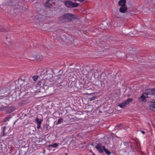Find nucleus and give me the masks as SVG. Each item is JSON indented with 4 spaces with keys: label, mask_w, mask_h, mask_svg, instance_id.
I'll list each match as a JSON object with an SVG mask.
<instances>
[{
    "label": "nucleus",
    "mask_w": 155,
    "mask_h": 155,
    "mask_svg": "<svg viewBox=\"0 0 155 155\" xmlns=\"http://www.w3.org/2000/svg\"><path fill=\"white\" fill-rule=\"evenodd\" d=\"M68 22L75 20L77 18L76 15L70 13H65Z\"/></svg>",
    "instance_id": "f03ea898"
},
{
    "label": "nucleus",
    "mask_w": 155,
    "mask_h": 155,
    "mask_svg": "<svg viewBox=\"0 0 155 155\" xmlns=\"http://www.w3.org/2000/svg\"><path fill=\"white\" fill-rule=\"evenodd\" d=\"M122 125V124H118L117 125L116 127H115V128H118V127H121V126Z\"/></svg>",
    "instance_id": "c9c22d12"
},
{
    "label": "nucleus",
    "mask_w": 155,
    "mask_h": 155,
    "mask_svg": "<svg viewBox=\"0 0 155 155\" xmlns=\"http://www.w3.org/2000/svg\"><path fill=\"white\" fill-rule=\"evenodd\" d=\"M141 133L143 134H145V132L144 131H141Z\"/></svg>",
    "instance_id": "ea45409f"
},
{
    "label": "nucleus",
    "mask_w": 155,
    "mask_h": 155,
    "mask_svg": "<svg viewBox=\"0 0 155 155\" xmlns=\"http://www.w3.org/2000/svg\"><path fill=\"white\" fill-rule=\"evenodd\" d=\"M59 18L61 23L68 22L65 13L60 16Z\"/></svg>",
    "instance_id": "423d86ee"
},
{
    "label": "nucleus",
    "mask_w": 155,
    "mask_h": 155,
    "mask_svg": "<svg viewBox=\"0 0 155 155\" xmlns=\"http://www.w3.org/2000/svg\"><path fill=\"white\" fill-rule=\"evenodd\" d=\"M6 39H7V38H7V37H6Z\"/></svg>",
    "instance_id": "de8ad7c7"
},
{
    "label": "nucleus",
    "mask_w": 155,
    "mask_h": 155,
    "mask_svg": "<svg viewBox=\"0 0 155 155\" xmlns=\"http://www.w3.org/2000/svg\"><path fill=\"white\" fill-rule=\"evenodd\" d=\"M61 71H62V70H60L59 72H61Z\"/></svg>",
    "instance_id": "a18cd8bd"
},
{
    "label": "nucleus",
    "mask_w": 155,
    "mask_h": 155,
    "mask_svg": "<svg viewBox=\"0 0 155 155\" xmlns=\"http://www.w3.org/2000/svg\"><path fill=\"white\" fill-rule=\"evenodd\" d=\"M1 104V102H0V105Z\"/></svg>",
    "instance_id": "09e8293b"
},
{
    "label": "nucleus",
    "mask_w": 155,
    "mask_h": 155,
    "mask_svg": "<svg viewBox=\"0 0 155 155\" xmlns=\"http://www.w3.org/2000/svg\"><path fill=\"white\" fill-rule=\"evenodd\" d=\"M81 2H82L84 1L85 0H77Z\"/></svg>",
    "instance_id": "58836bf2"
},
{
    "label": "nucleus",
    "mask_w": 155,
    "mask_h": 155,
    "mask_svg": "<svg viewBox=\"0 0 155 155\" xmlns=\"http://www.w3.org/2000/svg\"><path fill=\"white\" fill-rule=\"evenodd\" d=\"M64 3L66 6L68 8H71L72 2L70 1H65Z\"/></svg>",
    "instance_id": "9d476101"
},
{
    "label": "nucleus",
    "mask_w": 155,
    "mask_h": 155,
    "mask_svg": "<svg viewBox=\"0 0 155 155\" xmlns=\"http://www.w3.org/2000/svg\"><path fill=\"white\" fill-rule=\"evenodd\" d=\"M48 81H48V80H46V81L45 82V81H44V83L43 84V85H45L46 86L47 85H49V84H48V83L47 82H48Z\"/></svg>",
    "instance_id": "f704fd0d"
},
{
    "label": "nucleus",
    "mask_w": 155,
    "mask_h": 155,
    "mask_svg": "<svg viewBox=\"0 0 155 155\" xmlns=\"http://www.w3.org/2000/svg\"><path fill=\"white\" fill-rule=\"evenodd\" d=\"M49 125L47 124H45L43 125V129L45 131H47L48 129V127Z\"/></svg>",
    "instance_id": "b1692460"
},
{
    "label": "nucleus",
    "mask_w": 155,
    "mask_h": 155,
    "mask_svg": "<svg viewBox=\"0 0 155 155\" xmlns=\"http://www.w3.org/2000/svg\"><path fill=\"white\" fill-rule=\"evenodd\" d=\"M49 87V85H43L42 86V88L44 89L45 90L47 89Z\"/></svg>",
    "instance_id": "72a5a7b5"
},
{
    "label": "nucleus",
    "mask_w": 155,
    "mask_h": 155,
    "mask_svg": "<svg viewBox=\"0 0 155 155\" xmlns=\"http://www.w3.org/2000/svg\"><path fill=\"white\" fill-rule=\"evenodd\" d=\"M133 100L131 98H128L124 102L119 104L118 106L122 108H124L125 107L127 104H128L129 103L131 102Z\"/></svg>",
    "instance_id": "20e7f679"
},
{
    "label": "nucleus",
    "mask_w": 155,
    "mask_h": 155,
    "mask_svg": "<svg viewBox=\"0 0 155 155\" xmlns=\"http://www.w3.org/2000/svg\"><path fill=\"white\" fill-rule=\"evenodd\" d=\"M0 31H3L4 32L7 31H6L5 29H4V27L2 26H0Z\"/></svg>",
    "instance_id": "c756f323"
},
{
    "label": "nucleus",
    "mask_w": 155,
    "mask_h": 155,
    "mask_svg": "<svg viewBox=\"0 0 155 155\" xmlns=\"http://www.w3.org/2000/svg\"><path fill=\"white\" fill-rule=\"evenodd\" d=\"M38 77L39 76L37 75H35L33 76V79L34 81H36L37 80Z\"/></svg>",
    "instance_id": "473e14b6"
},
{
    "label": "nucleus",
    "mask_w": 155,
    "mask_h": 155,
    "mask_svg": "<svg viewBox=\"0 0 155 155\" xmlns=\"http://www.w3.org/2000/svg\"><path fill=\"white\" fill-rule=\"evenodd\" d=\"M35 121L37 122L38 124L37 128L38 129H39L41 127V124L43 121V120L41 119H39L38 117H37L35 119Z\"/></svg>",
    "instance_id": "39448f33"
},
{
    "label": "nucleus",
    "mask_w": 155,
    "mask_h": 155,
    "mask_svg": "<svg viewBox=\"0 0 155 155\" xmlns=\"http://www.w3.org/2000/svg\"><path fill=\"white\" fill-rule=\"evenodd\" d=\"M103 24H104V23H103L101 24V25H103Z\"/></svg>",
    "instance_id": "49530a36"
},
{
    "label": "nucleus",
    "mask_w": 155,
    "mask_h": 155,
    "mask_svg": "<svg viewBox=\"0 0 155 155\" xmlns=\"http://www.w3.org/2000/svg\"><path fill=\"white\" fill-rule=\"evenodd\" d=\"M153 88L152 89H148L145 90V94L147 96L148 94L153 95Z\"/></svg>",
    "instance_id": "6e6552de"
},
{
    "label": "nucleus",
    "mask_w": 155,
    "mask_h": 155,
    "mask_svg": "<svg viewBox=\"0 0 155 155\" xmlns=\"http://www.w3.org/2000/svg\"><path fill=\"white\" fill-rule=\"evenodd\" d=\"M104 151L107 155H110L111 154V153L107 149H106L105 147L104 149Z\"/></svg>",
    "instance_id": "bb28decb"
},
{
    "label": "nucleus",
    "mask_w": 155,
    "mask_h": 155,
    "mask_svg": "<svg viewBox=\"0 0 155 155\" xmlns=\"http://www.w3.org/2000/svg\"><path fill=\"white\" fill-rule=\"evenodd\" d=\"M127 9V8L126 6H121L119 8V11L121 13H124L126 12Z\"/></svg>",
    "instance_id": "9b49d317"
},
{
    "label": "nucleus",
    "mask_w": 155,
    "mask_h": 155,
    "mask_svg": "<svg viewBox=\"0 0 155 155\" xmlns=\"http://www.w3.org/2000/svg\"><path fill=\"white\" fill-rule=\"evenodd\" d=\"M61 39L64 42L68 44H72L74 42V38L70 35H63Z\"/></svg>",
    "instance_id": "f257e3e1"
},
{
    "label": "nucleus",
    "mask_w": 155,
    "mask_h": 155,
    "mask_svg": "<svg viewBox=\"0 0 155 155\" xmlns=\"http://www.w3.org/2000/svg\"><path fill=\"white\" fill-rule=\"evenodd\" d=\"M137 143L136 144L132 143L130 142V144H129V147H130L131 148L132 150H134L136 149V146H137Z\"/></svg>",
    "instance_id": "ddd939ff"
},
{
    "label": "nucleus",
    "mask_w": 155,
    "mask_h": 155,
    "mask_svg": "<svg viewBox=\"0 0 155 155\" xmlns=\"http://www.w3.org/2000/svg\"><path fill=\"white\" fill-rule=\"evenodd\" d=\"M43 59V56L40 54L37 55L36 57V59L38 61H41Z\"/></svg>",
    "instance_id": "a211bd4d"
},
{
    "label": "nucleus",
    "mask_w": 155,
    "mask_h": 155,
    "mask_svg": "<svg viewBox=\"0 0 155 155\" xmlns=\"http://www.w3.org/2000/svg\"><path fill=\"white\" fill-rule=\"evenodd\" d=\"M104 146H102L101 143H97L95 146V148L100 153H102L104 152Z\"/></svg>",
    "instance_id": "7ed1b4c3"
},
{
    "label": "nucleus",
    "mask_w": 155,
    "mask_h": 155,
    "mask_svg": "<svg viewBox=\"0 0 155 155\" xmlns=\"http://www.w3.org/2000/svg\"><path fill=\"white\" fill-rule=\"evenodd\" d=\"M94 94V93H91L90 94H89L91 95V94Z\"/></svg>",
    "instance_id": "a19ab883"
},
{
    "label": "nucleus",
    "mask_w": 155,
    "mask_h": 155,
    "mask_svg": "<svg viewBox=\"0 0 155 155\" xmlns=\"http://www.w3.org/2000/svg\"><path fill=\"white\" fill-rule=\"evenodd\" d=\"M7 107H3L2 108H1L0 109V110H6Z\"/></svg>",
    "instance_id": "e433bc0d"
},
{
    "label": "nucleus",
    "mask_w": 155,
    "mask_h": 155,
    "mask_svg": "<svg viewBox=\"0 0 155 155\" xmlns=\"http://www.w3.org/2000/svg\"><path fill=\"white\" fill-rule=\"evenodd\" d=\"M44 81L45 80L43 79L41 80L38 82L37 84V86H38L40 87H42L43 84L44 83Z\"/></svg>",
    "instance_id": "4468645a"
},
{
    "label": "nucleus",
    "mask_w": 155,
    "mask_h": 155,
    "mask_svg": "<svg viewBox=\"0 0 155 155\" xmlns=\"http://www.w3.org/2000/svg\"><path fill=\"white\" fill-rule=\"evenodd\" d=\"M63 119L62 118H61L59 119L58 120V121L56 123V124H59L61 123V122H63Z\"/></svg>",
    "instance_id": "cd10ccee"
},
{
    "label": "nucleus",
    "mask_w": 155,
    "mask_h": 155,
    "mask_svg": "<svg viewBox=\"0 0 155 155\" xmlns=\"http://www.w3.org/2000/svg\"><path fill=\"white\" fill-rule=\"evenodd\" d=\"M110 38H113L112 37H110Z\"/></svg>",
    "instance_id": "c03bdc74"
},
{
    "label": "nucleus",
    "mask_w": 155,
    "mask_h": 155,
    "mask_svg": "<svg viewBox=\"0 0 155 155\" xmlns=\"http://www.w3.org/2000/svg\"><path fill=\"white\" fill-rule=\"evenodd\" d=\"M7 128V127L6 126H4L3 127V129L2 131V136H5L6 135V134L7 133V132H6L5 133V130Z\"/></svg>",
    "instance_id": "4be33fe9"
},
{
    "label": "nucleus",
    "mask_w": 155,
    "mask_h": 155,
    "mask_svg": "<svg viewBox=\"0 0 155 155\" xmlns=\"http://www.w3.org/2000/svg\"><path fill=\"white\" fill-rule=\"evenodd\" d=\"M6 90V89L5 88H4L2 89V91L3 92V93H4L5 94H6L5 95H7L9 94V92H8V91H5V90Z\"/></svg>",
    "instance_id": "2f4dec72"
},
{
    "label": "nucleus",
    "mask_w": 155,
    "mask_h": 155,
    "mask_svg": "<svg viewBox=\"0 0 155 155\" xmlns=\"http://www.w3.org/2000/svg\"><path fill=\"white\" fill-rule=\"evenodd\" d=\"M147 96H146L145 94V93L142 94L141 96L139 98V100H140V101H144L146 97Z\"/></svg>",
    "instance_id": "f3484780"
},
{
    "label": "nucleus",
    "mask_w": 155,
    "mask_h": 155,
    "mask_svg": "<svg viewBox=\"0 0 155 155\" xmlns=\"http://www.w3.org/2000/svg\"><path fill=\"white\" fill-rule=\"evenodd\" d=\"M79 6V4L76 2L74 3L72 2V4L71 5V8H74V7H78Z\"/></svg>",
    "instance_id": "5701e85b"
},
{
    "label": "nucleus",
    "mask_w": 155,
    "mask_h": 155,
    "mask_svg": "<svg viewBox=\"0 0 155 155\" xmlns=\"http://www.w3.org/2000/svg\"><path fill=\"white\" fill-rule=\"evenodd\" d=\"M94 155H95L94 154Z\"/></svg>",
    "instance_id": "8fccbe9b"
},
{
    "label": "nucleus",
    "mask_w": 155,
    "mask_h": 155,
    "mask_svg": "<svg viewBox=\"0 0 155 155\" xmlns=\"http://www.w3.org/2000/svg\"><path fill=\"white\" fill-rule=\"evenodd\" d=\"M153 95L155 96V88H153Z\"/></svg>",
    "instance_id": "4c0bfd02"
},
{
    "label": "nucleus",
    "mask_w": 155,
    "mask_h": 155,
    "mask_svg": "<svg viewBox=\"0 0 155 155\" xmlns=\"http://www.w3.org/2000/svg\"><path fill=\"white\" fill-rule=\"evenodd\" d=\"M96 97H97L96 96H93L92 97L89 98V101H93L94 100Z\"/></svg>",
    "instance_id": "7c9ffc66"
},
{
    "label": "nucleus",
    "mask_w": 155,
    "mask_h": 155,
    "mask_svg": "<svg viewBox=\"0 0 155 155\" xmlns=\"http://www.w3.org/2000/svg\"><path fill=\"white\" fill-rule=\"evenodd\" d=\"M126 2V0H120L118 2V5L121 6H125Z\"/></svg>",
    "instance_id": "f8f14e48"
},
{
    "label": "nucleus",
    "mask_w": 155,
    "mask_h": 155,
    "mask_svg": "<svg viewBox=\"0 0 155 155\" xmlns=\"http://www.w3.org/2000/svg\"><path fill=\"white\" fill-rule=\"evenodd\" d=\"M91 145H93V143H92L91 144Z\"/></svg>",
    "instance_id": "37998d69"
},
{
    "label": "nucleus",
    "mask_w": 155,
    "mask_h": 155,
    "mask_svg": "<svg viewBox=\"0 0 155 155\" xmlns=\"http://www.w3.org/2000/svg\"><path fill=\"white\" fill-rule=\"evenodd\" d=\"M52 75L51 74H47L45 77H46L45 78L47 80H48L49 79L51 78L52 77Z\"/></svg>",
    "instance_id": "412c9836"
},
{
    "label": "nucleus",
    "mask_w": 155,
    "mask_h": 155,
    "mask_svg": "<svg viewBox=\"0 0 155 155\" xmlns=\"http://www.w3.org/2000/svg\"><path fill=\"white\" fill-rule=\"evenodd\" d=\"M73 117V115L71 114H70L69 115L68 117L70 119H73L75 120H80L78 118L76 117Z\"/></svg>",
    "instance_id": "aec40b11"
},
{
    "label": "nucleus",
    "mask_w": 155,
    "mask_h": 155,
    "mask_svg": "<svg viewBox=\"0 0 155 155\" xmlns=\"http://www.w3.org/2000/svg\"><path fill=\"white\" fill-rule=\"evenodd\" d=\"M130 96V95H127L128 97H129Z\"/></svg>",
    "instance_id": "79ce46f5"
},
{
    "label": "nucleus",
    "mask_w": 155,
    "mask_h": 155,
    "mask_svg": "<svg viewBox=\"0 0 155 155\" xmlns=\"http://www.w3.org/2000/svg\"><path fill=\"white\" fill-rule=\"evenodd\" d=\"M50 0H47L45 4V7L51 8L52 6V5L49 3Z\"/></svg>",
    "instance_id": "2eb2a0df"
},
{
    "label": "nucleus",
    "mask_w": 155,
    "mask_h": 155,
    "mask_svg": "<svg viewBox=\"0 0 155 155\" xmlns=\"http://www.w3.org/2000/svg\"><path fill=\"white\" fill-rule=\"evenodd\" d=\"M130 142H124L123 143L124 145L126 147H129V144L130 143Z\"/></svg>",
    "instance_id": "c85d7f7f"
},
{
    "label": "nucleus",
    "mask_w": 155,
    "mask_h": 155,
    "mask_svg": "<svg viewBox=\"0 0 155 155\" xmlns=\"http://www.w3.org/2000/svg\"><path fill=\"white\" fill-rule=\"evenodd\" d=\"M149 108L150 110L155 111V100L152 101L151 104L149 107Z\"/></svg>",
    "instance_id": "1a4fd4ad"
},
{
    "label": "nucleus",
    "mask_w": 155,
    "mask_h": 155,
    "mask_svg": "<svg viewBox=\"0 0 155 155\" xmlns=\"http://www.w3.org/2000/svg\"><path fill=\"white\" fill-rule=\"evenodd\" d=\"M85 84V81L84 79H82L79 80V84L81 87H83Z\"/></svg>",
    "instance_id": "dca6fc26"
},
{
    "label": "nucleus",
    "mask_w": 155,
    "mask_h": 155,
    "mask_svg": "<svg viewBox=\"0 0 155 155\" xmlns=\"http://www.w3.org/2000/svg\"><path fill=\"white\" fill-rule=\"evenodd\" d=\"M12 117L10 116H8L6 117H5L4 119V122H5L9 121V119Z\"/></svg>",
    "instance_id": "393cba45"
},
{
    "label": "nucleus",
    "mask_w": 155,
    "mask_h": 155,
    "mask_svg": "<svg viewBox=\"0 0 155 155\" xmlns=\"http://www.w3.org/2000/svg\"><path fill=\"white\" fill-rule=\"evenodd\" d=\"M15 110V107L14 106H11L10 107H7L5 111L6 114H9L14 111Z\"/></svg>",
    "instance_id": "0eeeda50"
},
{
    "label": "nucleus",
    "mask_w": 155,
    "mask_h": 155,
    "mask_svg": "<svg viewBox=\"0 0 155 155\" xmlns=\"http://www.w3.org/2000/svg\"><path fill=\"white\" fill-rule=\"evenodd\" d=\"M58 143H53L49 145L48 146V147H53V148H56L58 147Z\"/></svg>",
    "instance_id": "6ab92c4d"
},
{
    "label": "nucleus",
    "mask_w": 155,
    "mask_h": 155,
    "mask_svg": "<svg viewBox=\"0 0 155 155\" xmlns=\"http://www.w3.org/2000/svg\"><path fill=\"white\" fill-rule=\"evenodd\" d=\"M67 82L65 81L61 82V86H62L61 87L66 86L67 85Z\"/></svg>",
    "instance_id": "a878e982"
}]
</instances>
